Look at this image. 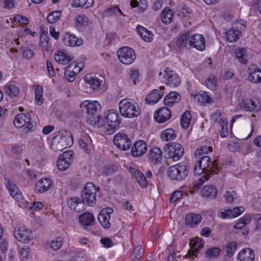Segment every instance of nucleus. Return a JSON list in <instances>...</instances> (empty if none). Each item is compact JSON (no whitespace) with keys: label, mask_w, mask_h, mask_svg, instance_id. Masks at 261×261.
Listing matches in <instances>:
<instances>
[{"label":"nucleus","mask_w":261,"mask_h":261,"mask_svg":"<svg viewBox=\"0 0 261 261\" xmlns=\"http://www.w3.org/2000/svg\"><path fill=\"white\" fill-rule=\"evenodd\" d=\"M54 58L58 63L66 65L73 59V57L70 55L65 50H59L54 55Z\"/></svg>","instance_id":"23"},{"label":"nucleus","mask_w":261,"mask_h":261,"mask_svg":"<svg viewBox=\"0 0 261 261\" xmlns=\"http://www.w3.org/2000/svg\"><path fill=\"white\" fill-rule=\"evenodd\" d=\"M85 81L86 83L90 85V87L94 90L99 88L101 85L100 81L97 77L92 76L90 75H87L85 77Z\"/></svg>","instance_id":"37"},{"label":"nucleus","mask_w":261,"mask_h":261,"mask_svg":"<svg viewBox=\"0 0 261 261\" xmlns=\"http://www.w3.org/2000/svg\"><path fill=\"white\" fill-rule=\"evenodd\" d=\"M80 107L83 113H86L89 115H95L101 108L99 103L96 101L91 102L84 101L81 103Z\"/></svg>","instance_id":"13"},{"label":"nucleus","mask_w":261,"mask_h":261,"mask_svg":"<svg viewBox=\"0 0 261 261\" xmlns=\"http://www.w3.org/2000/svg\"><path fill=\"white\" fill-rule=\"evenodd\" d=\"M117 55L120 61L125 65L132 64L136 58L134 50L127 46L120 48L117 51Z\"/></svg>","instance_id":"8"},{"label":"nucleus","mask_w":261,"mask_h":261,"mask_svg":"<svg viewBox=\"0 0 261 261\" xmlns=\"http://www.w3.org/2000/svg\"><path fill=\"white\" fill-rule=\"evenodd\" d=\"M213 118L216 121H218L220 127L221 128L220 136L222 138H225L228 135V121L222 118V114L220 111H216L213 115Z\"/></svg>","instance_id":"17"},{"label":"nucleus","mask_w":261,"mask_h":261,"mask_svg":"<svg viewBox=\"0 0 261 261\" xmlns=\"http://www.w3.org/2000/svg\"><path fill=\"white\" fill-rule=\"evenodd\" d=\"M147 150V144L142 140L136 141L131 148V154L135 158L142 156Z\"/></svg>","instance_id":"16"},{"label":"nucleus","mask_w":261,"mask_h":261,"mask_svg":"<svg viewBox=\"0 0 261 261\" xmlns=\"http://www.w3.org/2000/svg\"><path fill=\"white\" fill-rule=\"evenodd\" d=\"M81 224L84 226H91L94 224L95 218L90 212H85L79 216Z\"/></svg>","instance_id":"31"},{"label":"nucleus","mask_w":261,"mask_h":261,"mask_svg":"<svg viewBox=\"0 0 261 261\" xmlns=\"http://www.w3.org/2000/svg\"><path fill=\"white\" fill-rule=\"evenodd\" d=\"M173 17V12L168 8H165L162 12L161 19L162 22L165 24L170 23Z\"/></svg>","instance_id":"39"},{"label":"nucleus","mask_w":261,"mask_h":261,"mask_svg":"<svg viewBox=\"0 0 261 261\" xmlns=\"http://www.w3.org/2000/svg\"><path fill=\"white\" fill-rule=\"evenodd\" d=\"M137 30L140 36L145 41L150 42L152 40L153 34L151 32L140 25L137 27Z\"/></svg>","instance_id":"36"},{"label":"nucleus","mask_w":261,"mask_h":261,"mask_svg":"<svg viewBox=\"0 0 261 261\" xmlns=\"http://www.w3.org/2000/svg\"><path fill=\"white\" fill-rule=\"evenodd\" d=\"M93 3V0H75L74 5L75 7L88 8L91 7Z\"/></svg>","instance_id":"50"},{"label":"nucleus","mask_w":261,"mask_h":261,"mask_svg":"<svg viewBox=\"0 0 261 261\" xmlns=\"http://www.w3.org/2000/svg\"><path fill=\"white\" fill-rule=\"evenodd\" d=\"M14 124L17 128L25 126L30 130H34V125L31 122V116L29 114H19L16 115L14 120Z\"/></svg>","instance_id":"10"},{"label":"nucleus","mask_w":261,"mask_h":261,"mask_svg":"<svg viewBox=\"0 0 261 261\" xmlns=\"http://www.w3.org/2000/svg\"><path fill=\"white\" fill-rule=\"evenodd\" d=\"M47 33H42L40 36V46L45 51H49L51 49V43L49 42Z\"/></svg>","instance_id":"35"},{"label":"nucleus","mask_w":261,"mask_h":261,"mask_svg":"<svg viewBox=\"0 0 261 261\" xmlns=\"http://www.w3.org/2000/svg\"><path fill=\"white\" fill-rule=\"evenodd\" d=\"M235 54L238 58L240 59V62H241L243 64L247 63V60L243 59V57L245 54V51L243 48H238L235 51Z\"/></svg>","instance_id":"63"},{"label":"nucleus","mask_w":261,"mask_h":261,"mask_svg":"<svg viewBox=\"0 0 261 261\" xmlns=\"http://www.w3.org/2000/svg\"><path fill=\"white\" fill-rule=\"evenodd\" d=\"M63 41L66 46L69 47L79 46L83 43L82 39L77 38L74 34L69 32L63 36Z\"/></svg>","instance_id":"20"},{"label":"nucleus","mask_w":261,"mask_h":261,"mask_svg":"<svg viewBox=\"0 0 261 261\" xmlns=\"http://www.w3.org/2000/svg\"><path fill=\"white\" fill-rule=\"evenodd\" d=\"M43 87L40 85H37L35 89V100L36 103L38 106H41L43 103Z\"/></svg>","instance_id":"38"},{"label":"nucleus","mask_w":261,"mask_h":261,"mask_svg":"<svg viewBox=\"0 0 261 261\" xmlns=\"http://www.w3.org/2000/svg\"><path fill=\"white\" fill-rule=\"evenodd\" d=\"M217 78L214 76H211L205 80V86L211 90H215L217 87Z\"/></svg>","instance_id":"55"},{"label":"nucleus","mask_w":261,"mask_h":261,"mask_svg":"<svg viewBox=\"0 0 261 261\" xmlns=\"http://www.w3.org/2000/svg\"><path fill=\"white\" fill-rule=\"evenodd\" d=\"M149 160L154 165L161 163L162 151L159 147H154L150 150Z\"/></svg>","instance_id":"26"},{"label":"nucleus","mask_w":261,"mask_h":261,"mask_svg":"<svg viewBox=\"0 0 261 261\" xmlns=\"http://www.w3.org/2000/svg\"><path fill=\"white\" fill-rule=\"evenodd\" d=\"M144 250L141 246H137L134 251V257L132 261H139L144 255Z\"/></svg>","instance_id":"53"},{"label":"nucleus","mask_w":261,"mask_h":261,"mask_svg":"<svg viewBox=\"0 0 261 261\" xmlns=\"http://www.w3.org/2000/svg\"><path fill=\"white\" fill-rule=\"evenodd\" d=\"M6 186L13 198L18 200L21 197V193L20 190L12 180L9 179Z\"/></svg>","instance_id":"27"},{"label":"nucleus","mask_w":261,"mask_h":261,"mask_svg":"<svg viewBox=\"0 0 261 261\" xmlns=\"http://www.w3.org/2000/svg\"><path fill=\"white\" fill-rule=\"evenodd\" d=\"M5 92L9 96L14 97L19 94V89L14 85H8L5 87Z\"/></svg>","instance_id":"46"},{"label":"nucleus","mask_w":261,"mask_h":261,"mask_svg":"<svg viewBox=\"0 0 261 261\" xmlns=\"http://www.w3.org/2000/svg\"><path fill=\"white\" fill-rule=\"evenodd\" d=\"M176 138L174 130L172 128L164 130L161 134V138L165 141L174 140Z\"/></svg>","instance_id":"42"},{"label":"nucleus","mask_w":261,"mask_h":261,"mask_svg":"<svg viewBox=\"0 0 261 261\" xmlns=\"http://www.w3.org/2000/svg\"><path fill=\"white\" fill-rule=\"evenodd\" d=\"M213 150L212 146H203L200 148H198L195 151V155L197 158H199L200 156L203 154H207L209 152H211Z\"/></svg>","instance_id":"51"},{"label":"nucleus","mask_w":261,"mask_h":261,"mask_svg":"<svg viewBox=\"0 0 261 261\" xmlns=\"http://www.w3.org/2000/svg\"><path fill=\"white\" fill-rule=\"evenodd\" d=\"M105 118L107 120V132L108 134H112L120 123L118 118V114L116 110H110L105 113Z\"/></svg>","instance_id":"7"},{"label":"nucleus","mask_w":261,"mask_h":261,"mask_svg":"<svg viewBox=\"0 0 261 261\" xmlns=\"http://www.w3.org/2000/svg\"><path fill=\"white\" fill-rule=\"evenodd\" d=\"M176 44L179 48L185 47L186 49H190L192 48V44H191L190 41V35L188 34L181 35L177 39Z\"/></svg>","instance_id":"29"},{"label":"nucleus","mask_w":261,"mask_h":261,"mask_svg":"<svg viewBox=\"0 0 261 261\" xmlns=\"http://www.w3.org/2000/svg\"><path fill=\"white\" fill-rule=\"evenodd\" d=\"M164 78L167 84L172 87H177L180 84V79L173 71L169 70L168 68L165 70Z\"/></svg>","instance_id":"18"},{"label":"nucleus","mask_w":261,"mask_h":261,"mask_svg":"<svg viewBox=\"0 0 261 261\" xmlns=\"http://www.w3.org/2000/svg\"><path fill=\"white\" fill-rule=\"evenodd\" d=\"M113 210L111 207H107L100 211L98 216V220L101 225L105 228H108L111 226L110 214H112Z\"/></svg>","instance_id":"15"},{"label":"nucleus","mask_w":261,"mask_h":261,"mask_svg":"<svg viewBox=\"0 0 261 261\" xmlns=\"http://www.w3.org/2000/svg\"><path fill=\"white\" fill-rule=\"evenodd\" d=\"M177 12L179 17H187L188 15L191 14L192 13V10L186 6L183 5L182 6H179L177 8Z\"/></svg>","instance_id":"54"},{"label":"nucleus","mask_w":261,"mask_h":261,"mask_svg":"<svg viewBox=\"0 0 261 261\" xmlns=\"http://www.w3.org/2000/svg\"><path fill=\"white\" fill-rule=\"evenodd\" d=\"M135 175L138 183L141 187L145 186L147 184L146 177L142 172L137 171L135 172Z\"/></svg>","instance_id":"56"},{"label":"nucleus","mask_w":261,"mask_h":261,"mask_svg":"<svg viewBox=\"0 0 261 261\" xmlns=\"http://www.w3.org/2000/svg\"><path fill=\"white\" fill-rule=\"evenodd\" d=\"M204 244V241L201 238H195L193 239L190 243L191 249L188 252V255L190 258L194 259L197 256V254L199 251L203 247Z\"/></svg>","instance_id":"14"},{"label":"nucleus","mask_w":261,"mask_h":261,"mask_svg":"<svg viewBox=\"0 0 261 261\" xmlns=\"http://www.w3.org/2000/svg\"><path fill=\"white\" fill-rule=\"evenodd\" d=\"M61 11H55L49 13L47 16V21L50 23L56 22L61 16Z\"/></svg>","instance_id":"49"},{"label":"nucleus","mask_w":261,"mask_h":261,"mask_svg":"<svg viewBox=\"0 0 261 261\" xmlns=\"http://www.w3.org/2000/svg\"><path fill=\"white\" fill-rule=\"evenodd\" d=\"M166 158L171 159L173 161H178L183 155L184 149L179 143L172 142L166 145L164 148Z\"/></svg>","instance_id":"6"},{"label":"nucleus","mask_w":261,"mask_h":261,"mask_svg":"<svg viewBox=\"0 0 261 261\" xmlns=\"http://www.w3.org/2000/svg\"><path fill=\"white\" fill-rule=\"evenodd\" d=\"M237 194L233 190H229L226 192L224 195V198L227 203L232 202L234 199L237 198Z\"/></svg>","instance_id":"57"},{"label":"nucleus","mask_w":261,"mask_h":261,"mask_svg":"<svg viewBox=\"0 0 261 261\" xmlns=\"http://www.w3.org/2000/svg\"><path fill=\"white\" fill-rule=\"evenodd\" d=\"M74 20L77 27L86 26L88 23L87 16L83 14L76 15L74 18Z\"/></svg>","instance_id":"45"},{"label":"nucleus","mask_w":261,"mask_h":261,"mask_svg":"<svg viewBox=\"0 0 261 261\" xmlns=\"http://www.w3.org/2000/svg\"><path fill=\"white\" fill-rule=\"evenodd\" d=\"M248 80L252 83L258 84L261 83V70L259 68L255 69H249Z\"/></svg>","instance_id":"33"},{"label":"nucleus","mask_w":261,"mask_h":261,"mask_svg":"<svg viewBox=\"0 0 261 261\" xmlns=\"http://www.w3.org/2000/svg\"><path fill=\"white\" fill-rule=\"evenodd\" d=\"M114 144L120 150L125 151L129 149L132 145V142L129 137L125 133H118L113 138Z\"/></svg>","instance_id":"9"},{"label":"nucleus","mask_w":261,"mask_h":261,"mask_svg":"<svg viewBox=\"0 0 261 261\" xmlns=\"http://www.w3.org/2000/svg\"><path fill=\"white\" fill-rule=\"evenodd\" d=\"M237 243L234 242H231L227 244L226 246L227 255L231 256L236 250Z\"/></svg>","instance_id":"59"},{"label":"nucleus","mask_w":261,"mask_h":261,"mask_svg":"<svg viewBox=\"0 0 261 261\" xmlns=\"http://www.w3.org/2000/svg\"><path fill=\"white\" fill-rule=\"evenodd\" d=\"M63 243V239L61 237H58L53 240L50 243V247L55 250H59Z\"/></svg>","instance_id":"52"},{"label":"nucleus","mask_w":261,"mask_h":261,"mask_svg":"<svg viewBox=\"0 0 261 261\" xmlns=\"http://www.w3.org/2000/svg\"><path fill=\"white\" fill-rule=\"evenodd\" d=\"M66 68L71 71H72L74 74H78L82 70V67L79 66V64L76 62H71Z\"/></svg>","instance_id":"60"},{"label":"nucleus","mask_w":261,"mask_h":261,"mask_svg":"<svg viewBox=\"0 0 261 261\" xmlns=\"http://www.w3.org/2000/svg\"><path fill=\"white\" fill-rule=\"evenodd\" d=\"M180 99V96L175 92H170L164 98V103L167 106H171L174 103L178 102Z\"/></svg>","instance_id":"34"},{"label":"nucleus","mask_w":261,"mask_h":261,"mask_svg":"<svg viewBox=\"0 0 261 261\" xmlns=\"http://www.w3.org/2000/svg\"><path fill=\"white\" fill-rule=\"evenodd\" d=\"M96 189L92 182L87 183L81 192L82 202L89 206H93L96 201Z\"/></svg>","instance_id":"5"},{"label":"nucleus","mask_w":261,"mask_h":261,"mask_svg":"<svg viewBox=\"0 0 261 261\" xmlns=\"http://www.w3.org/2000/svg\"><path fill=\"white\" fill-rule=\"evenodd\" d=\"M202 216L200 214L188 213L185 218V224L190 227H196L201 222Z\"/></svg>","instance_id":"25"},{"label":"nucleus","mask_w":261,"mask_h":261,"mask_svg":"<svg viewBox=\"0 0 261 261\" xmlns=\"http://www.w3.org/2000/svg\"><path fill=\"white\" fill-rule=\"evenodd\" d=\"M73 152L71 150L64 152L60 155L57 162L59 170L65 171L68 169L73 161Z\"/></svg>","instance_id":"11"},{"label":"nucleus","mask_w":261,"mask_h":261,"mask_svg":"<svg viewBox=\"0 0 261 261\" xmlns=\"http://www.w3.org/2000/svg\"><path fill=\"white\" fill-rule=\"evenodd\" d=\"M191 115L190 112L186 111L181 116L180 118L181 126L186 129L187 128L190 123Z\"/></svg>","instance_id":"44"},{"label":"nucleus","mask_w":261,"mask_h":261,"mask_svg":"<svg viewBox=\"0 0 261 261\" xmlns=\"http://www.w3.org/2000/svg\"><path fill=\"white\" fill-rule=\"evenodd\" d=\"M52 185L53 181L50 178H41L36 183L35 190L38 193H43L48 191Z\"/></svg>","instance_id":"22"},{"label":"nucleus","mask_w":261,"mask_h":261,"mask_svg":"<svg viewBox=\"0 0 261 261\" xmlns=\"http://www.w3.org/2000/svg\"><path fill=\"white\" fill-rule=\"evenodd\" d=\"M194 166V173L195 175H200L202 173L212 174L219 170L218 162L216 160L212 162L209 156H200Z\"/></svg>","instance_id":"1"},{"label":"nucleus","mask_w":261,"mask_h":261,"mask_svg":"<svg viewBox=\"0 0 261 261\" xmlns=\"http://www.w3.org/2000/svg\"><path fill=\"white\" fill-rule=\"evenodd\" d=\"M67 204L70 208L74 212H80L83 210V202L80 198L72 197L67 200Z\"/></svg>","instance_id":"32"},{"label":"nucleus","mask_w":261,"mask_h":261,"mask_svg":"<svg viewBox=\"0 0 261 261\" xmlns=\"http://www.w3.org/2000/svg\"><path fill=\"white\" fill-rule=\"evenodd\" d=\"M221 249L218 247L210 248L205 252V257L212 259L213 258H217L220 255Z\"/></svg>","instance_id":"47"},{"label":"nucleus","mask_w":261,"mask_h":261,"mask_svg":"<svg viewBox=\"0 0 261 261\" xmlns=\"http://www.w3.org/2000/svg\"><path fill=\"white\" fill-rule=\"evenodd\" d=\"M119 111L122 116L127 118L137 117L140 113L139 107L133 99H123L119 103Z\"/></svg>","instance_id":"4"},{"label":"nucleus","mask_w":261,"mask_h":261,"mask_svg":"<svg viewBox=\"0 0 261 261\" xmlns=\"http://www.w3.org/2000/svg\"><path fill=\"white\" fill-rule=\"evenodd\" d=\"M238 261H254V253L250 248L242 250L238 255Z\"/></svg>","instance_id":"28"},{"label":"nucleus","mask_w":261,"mask_h":261,"mask_svg":"<svg viewBox=\"0 0 261 261\" xmlns=\"http://www.w3.org/2000/svg\"><path fill=\"white\" fill-rule=\"evenodd\" d=\"M241 105L242 107L246 111H253L257 109L256 102L250 99L243 100Z\"/></svg>","instance_id":"40"},{"label":"nucleus","mask_w":261,"mask_h":261,"mask_svg":"<svg viewBox=\"0 0 261 261\" xmlns=\"http://www.w3.org/2000/svg\"><path fill=\"white\" fill-rule=\"evenodd\" d=\"M190 41L192 47L199 50H203L205 48V40L203 36L200 34H194L190 36Z\"/></svg>","instance_id":"24"},{"label":"nucleus","mask_w":261,"mask_h":261,"mask_svg":"<svg viewBox=\"0 0 261 261\" xmlns=\"http://www.w3.org/2000/svg\"><path fill=\"white\" fill-rule=\"evenodd\" d=\"M14 233L17 240L24 243H29L32 238L31 231L24 226H20L15 229Z\"/></svg>","instance_id":"12"},{"label":"nucleus","mask_w":261,"mask_h":261,"mask_svg":"<svg viewBox=\"0 0 261 261\" xmlns=\"http://www.w3.org/2000/svg\"><path fill=\"white\" fill-rule=\"evenodd\" d=\"M130 5L133 8L138 7L140 11L144 12L147 8L148 4L146 0H132Z\"/></svg>","instance_id":"41"},{"label":"nucleus","mask_w":261,"mask_h":261,"mask_svg":"<svg viewBox=\"0 0 261 261\" xmlns=\"http://www.w3.org/2000/svg\"><path fill=\"white\" fill-rule=\"evenodd\" d=\"M117 13H120L123 15V13L121 10L118 7H112L107 9L105 11V14L106 16H113L115 15Z\"/></svg>","instance_id":"62"},{"label":"nucleus","mask_w":261,"mask_h":261,"mask_svg":"<svg viewBox=\"0 0 261 261\" xmlns=\"http://www.w3.org/2000/svg\"><path fill=\"white\" fill-rule=\"evenodd\" d=\"M13 21L16 23H19L21 25L27 24L29 22V19L21 15H17L13 18Z\"/></svg>","instance_id":"58"},{"label":"nucleus","mask_w":261,"mask_h":261,"mask_svg":"<svg viewBox=\"0 0 261 261\" xmlns=\"http://www.w3.org/2000/svg\"><path fill=\"white\" fill-rule=\"evenodd\" d=\"M210 177L208 173L204 174L199 178L198 181L194 185L193 189L194 190H198L200 186Z\"/></svg>","instance_id":"61"},{"label":"nucleus","mask_w":261,"mask_h":261,"mask_svg":"<svg viewBox=\"0 0 261 261\" xmlns=\"http://www.w3.org/2000/svg\"><path fill=\"white\" fill-rule=\"evenodd\" d=\"M240 33L241 32L238 30L234 29L229 30L226 33L227 40L230 42L238 40L239 38Z\"/></svg>","instance_id":"43"},{"label":"nucleus","mask_w":261,"mask_h":261,"mask_svg":"<svg viewBox=\"0 0 261 261\" xmlns=\"http://www.w3.org/2000/svg\"><path fill=\"white\" fill-rule=\"evenodd\" d=\"M198 101L201 105L206 103H211L212 102V99L208 93L206 92L198 94L196 95Z\"/></svg>","instance_id":"48"},{"label":"nucleus","mask_w":261,"mask_h":261,"mask_svg":"<svg viewBox=\"0 0 261 261\" xmlns=\"http://www.w3.org/2000/svg\"><path fill=\"white\" fill-rule=\"evenodd\" d=\"M171 116V111L166 107L158 109L154 114V117L156 122L163 123L169 119Z\"/></svg>","instance_id":"19"},{"label":"nucleus","mask_w":261,"mask_h":261,"mask_svg":"<svg viewBox=\"0 0 261 261\" xmlns=\"http://www.w3.org/2000/svg\"><path fill=\"white\" fill-rule=\"evenodd\" d=\"M77 74H74V73L70 70L67 69V68L65 69L64 75L67 80L69 82H72L74 80L75 75Z\"/></svg>","instance_id":"64"},{"label":"nucleus","mask_w":261,"mask_h":261,"mask_svg":"<svg viewBox=\"0 0 261 261\" xmlns=\"http://www.w3.org/2000/svg\"><path fill=\"white\" fill-rule=\"evenodd\" d=\"M165 88L163 86L160 87V90L155 89L148 94L145 98L147 103L154 105L163 96Z\"/></svg>","instance_id":"21"},{"label":"nucleus","mask_w":261,"mask_h":261,"mask_svg":"<svg viewBox=\"0 0 261 261\" xmlns=\"http://www.w3.org/2000/svg\"><path fill=\"white\" fill-rule=\"evenodd\" d=\"M73 143L71 133L67 130H62L52 140L51 147L55 151H61L65 148L71 146Z\"/></svg>","instance_id":"2"},{"label":"nucleus","mask_w":261,"mask_h":261,"mask_svg":"<svg viewBox=\"0 0 261 261\" xmlns=\"http://www.w3.org/2000/svg\"><path fill=\"white\" fill-rule=\"evenodd\" d=\"M189 172V166L185 163H180L169 167L167 175L172 180L180 181L187 177Z\"/></svg>","instance_id":"3"},{"label":"nucleus","mask_w":261,"mask_h":261,"mask_svg":"<svg viewBox=\"0 0 261 261\" xmlns=\"http://www.w3.org/2000/svg\"><path fill=\"white\" fill-rule=\"evenodd\" d=\"M201 195L202 197L215 199L217 195V188L213 185H206L202 188Z\"/></svg>","instance_id":"30"}]
</instances>
